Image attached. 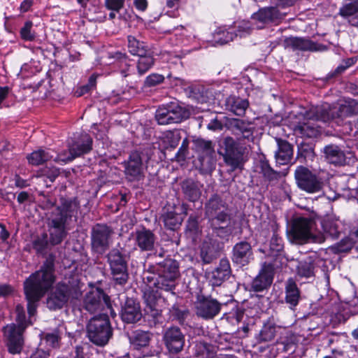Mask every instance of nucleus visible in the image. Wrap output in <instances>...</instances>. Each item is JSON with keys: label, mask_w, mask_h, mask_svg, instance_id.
<instances>
[{"label": "nucleus", "mask_w": 358, "mask_h": 358, "mask_svg": "<svg viewBox=\"0 0 358 358\" xmlns=\"http://www.w3.org/2000/svg\"><path fill=\"white\" fill-rule=\"evenodd\" d=\"M234 33L227 31L222 28L217 29L213 34V38L215 43L223 45L234 40Z\"/></svg>", "instance_id": "50"}, {"label": "nucleus", "mask_w": 358, "mask_h": 358, "mask_svg": "<svg viewBox=\"0 0 358 358\" xmlns=\"http://www.w3.org/2000/svg\"><path fill=\"white\" fill-rule=\"evenodd\" d=\"M183 276V282H182V287L187 292H191L192 287V285L195 281V278L191 271L189 274V271L183 272L182 273Z\"/></svg>", "instance_id": "56"}, {"label": "nucleus", "mask_w": 358, "mask_h": 358, "mask_svg": "<svg viewBox=\"0 0 358 358\" xmlns=\"http://www.w3.org/2000/svg\"><path fill=\"white\" fill-rule=\"evenodd\" d=\"M285 49H292L293 51H320L323 50L322 45H319L308 38L301 37H288L283 41Z\"/></svg>", "instance_id": "15"}, {"label": "nucleus", "mask_w": 358, "mask_h": 358, "mask_svg": "<svg viewBox=\"0 0 358 358\" xmlns=\"http://www.w3.org/2000/svg\"><path fill=\"white\" fill-rule=\"evenodd\" d=\"M33 3H34V0H24L20 6V8H19L20 11L21 13L27 12L28 10H29V9L32 6Z\"/></svg>", "instance_id": "64"}, {"label": "nucleus", "mask_w": 358, "mask_h": 358, "mask_svg": "<svg viewBox=\"0 0 358 358\" xmlns=\"http://www.w3.org/2000/svg\"><path fill=\"white\" fill-rule=\"evenodd\" d=\"M284 17V15L273 6L265 7L254 13L252 19L263 24L276 22Z\"/></svg>", "instance_id": "28"}, {"label": "nucleus", "mask_w": 358, "mask_h": 358, "mask_svg": "<svg viewBox=\"0 0 358 358\" xmlns=\"http://www.w3.org/2000/svg\"><path fill=\"white\" fill-rule=\"evenodd\" d=\"M278 149L275 152V159L280 165L287 164L293 157V146L286 140L275 138Z\"/></svg>", "instance_id": "27"}, {"label": "nucleus", "mask_w": 358, "mask_h": 358, "mask_svg": "<svg viewBox=\"0 0 358 358\" xmlns=\"http://www.w3.org/2000/svg\"><path fill=\"white\" fill-rule=\"evenodd\" d=\"M183 92L187 97L198 101L201 95L199 87L194 85H188L187 87H182Z\"/></svg>", "instance_id": "55"}, {"label": "nucleus", "mask_w": 358, "mask_h": 358, "mask_svg": "<svg viewBox=\"0 0 358 358\" xmlns=\"http://www.w3.org/2000/svg\"><path fill=\"white\" fill-rule=\"evenodd\" d=\"M132 236L141 251H150L154 248L155 236L150 230L145 228L136 230Z\"/></svg>", "instance_id": "24"}, {"label": "nucleus", "mask_w": 358, "mask_h": 358, "mask_svg": "<svg viewBox=\"0 0 358 358\" xmlns=\"http://www.w3.org/2000/svg\"><path fill=\"white\" fill-rule=\"evenodd\" d=\"M125 173L130 180H139L142 176V159L138 152H132L125 166Z\"/></svg>", "instance_id": "29"}, {"label": "nucleus", "mask_w": 358, "mask_h": 358, "mask_svg": "<svg viewBox=\"0 0 358 358\" xmlns=\"http://www.w3.org/2000/svg\"><path fill=\"white\" fill-rule=\"evenodd\" d=\"M324 154L326 159L330 164L342 166L345 162V155L338 145H329L325 146Z\"/></svg>", "instance_id": "32"}, {"label": "nucleus", "mask_w": 358, "mask_h": 358, "mask_svg": "<svg viewBox=\"0 0 358 358\" xmlns=\"http://www.w3.org/2000/svg\"><path fill=\"white\" fill-rule=\"evenodd\" d=\"M273 278V267L271 264L264 263L259 274L251 283V290L262 292L268 288Z\"/></svg>", "instance_id": "16"}, {"label": "nucleus", "mask_w": 358, "mask_h": 358, "mask_svg": "<svg viewBox=\"0 0 358 358\" xmlns=\"http://www.w3.org/2000/svg\"><path fill=\"white\" fill-rule=\"evenodd\" d=\"M182 189L185 196L190 201H195L200 196V191L196 184L192 181L184 182Z\"/></svg>", "instance_id": "47"}, {"label": "nucleus", "mask_w": 358, "mask_h": 358, "mask_svg": "<svg viewBox=\"0 0 358 358\" xmlns=\"http://www.w3.org/2000/svg\"><path fill=\"white\" fill-rule=\"evenodd\" d=\"M224 152L223 157L225 163L233 170L238 168L243 161V149L231 136L225 137L222 141Z\"/></svg>", "instance_id": "11"}, {"label": "nucleus", "mask_w": 358, "mask_h": 358, "mask_svg": "<svg viewBox=\"0 0 358 358\" xmlns=\"http://www.w3.org/2000/svg\"><path fill=\"white\" fill-rule=\"evenodd\" d=\"M300 299L301 292L296 282L289 278L285 284V302L290 308H293L298 305Z\"/></svg>", "instance_id": "33"}, {"label": "nucleus", "mask_w": 358, "mask_h": 358, "mask_svg": "<svg viewBox=\"0 0 358 358\" xmlns=\"http://www.w3.org/2000/svg\"><path fill=\"white\" fill-rule=\"evenodd\" d=\"M92 138L88 134H83L78 140L69 145V157H62V159H74L82 155L89 152L92 150Z\"/></svg>", "instance_id": "17"}, {"label": "nucleus", "mask_w": 358, "mask_h": 358, "mask_svg": "<svg viewBox=\"0 0 358 358\" xmlns=\"http://www.w3.org/2000/svg\"><path fill=\"white\" fill-rule=\"evenodd\" d=\"M207 128L212 131H220L223 129V125L220 121L215 118L208 124Z\"/></svg>", "instance_id": "61"}, {"label": "nucleus", "mask_w": 358, "mask_h": 358, "mask_svg": "<svg viewBox=\"0 0 358 358\" xmlns=\"http://www.w3.org/2000/svg\"><path fill=\"white\" fill-rule=\"evenodd\" d=\"M294 178L297 187L308 194L318 193L324 187L323 180L303 166H297Z\"/></svg>", "instance_id": "9"}, {"label": "nucleus", "mask_w": 358, "mask_h": 358, "mask_svg": "<svg viewBox=\"0 0 358 358\" xmlns=\"http://www.w3.org/2000/svg\"><path fill=\"white\" fill-rule=\"evenodd\" d=\"M198 221L196 217H190L187 221L185 229V236L189 238L192 243L196 241L199 234Z\"/></svg>", "instance_id": "49"}, {"label": "nucleus", "mask_w": 358, "mask_h": 358, "mask_svg": "<svg viewBox=\"0 0 358 358\" xmlns=\"http://www.w3.org/2000/svg\"><path fill=\"white\" fill-rule=\"evenodd\" d=\"M55 257L50 255L39 271L31 274L24 282V289L28 301L27 310L30 316L36 310L38 302L55 281Z\"/></svg>", "instance_id": "2"}, {"label": "nucleus", "mask_w": 358, "mask_h": 358, "mask_svg": "<svg viewBox=\"0 0 358 358\" xmlns=\"http://www.w3.org/2000/svg\"><path fill=\"white\" fill-rule=\"evenodd\" d=\"M164 80V78L162 75L153 73L146 78L145 83L146 86L152 87L162 83Z\"/></svg>", "instance_id": "59"}, {"label": "nucleus", "mask_w": 358, "mask_h": 358, "mask_svg": "<svg viewBox=\"0 0 358 358\" xmlns=\"http://www.w3.org/2000/svg\"><path fill=\"white\" fill-rule=\"evenodd\" d=\"M248 106V100L235 96H230L225 100L226 109L238 116L245 114Z\"/></svg>", "instance_id": "35"}, {"label": "nucleus", "mask_w": 358, "mask_h": 358, "mask_svg": "<svg viewBox=\"0 0 358 358\" xmlns=\"http://www.w3.org/2000/svg\"><path fill=\"white\" fill-rule=\"evenodd\" d=\"M279 328V327L272 322L264 324L257 337L258 341L260 343H264L273 341L275 337L277 330Z\"/></svg>", "instance_id": "38"}, {"label": "nucleus", "mask_w": 358, "mask_h": 358, "mask_svg": "<svg viewBox=\"0 0 358 358\" xmlns=\"http://www.w3.org/2000/svg\"><path fill=\"white\" fill-rule=\"evenodd\" d=\"M127 48L129 52L136 56H143V54H146L150 51L148 45L143 41L138 40L136 37L129 35L127 36Z\"/></svg>", "instance_id": "37"}, {"label": "nucleus", "mask_w": 358, "mask_h": 358, "mask_svg": "<svg viewBox=\"0 0 358 358\" xmlns=\"http://www.w3.org/2000/svg\"><path fill=\"white\" fill-rule=\"evenodd\" d=\"M350 108L347 105H331L324 103L320 106H311L303 114L306 122H299L294 127L296 133L307 138H315L321 133V127L315 121L329 122L341 117L348 113Z\"/></svg>", "instance_id": "1"}, {"label": "nucleus", "mask_w": 358, "mask_h": 358, "mask_svg": "<svg viewBox=\"0 0 358 358\" xmlns=\"http://www.w3.org/2000/svg\"><path fill=\"white\" fill-rule=\"evenodd\" d=\"M48 245V235L43 234L33 241V248L38 253H43Z\"/></svg>", "instance_id": "51"}, {"label": "nucleus", "mask_w": 358, "mask_h": 358, "mask_svg": "<svg viewBox=\"0 0 358 358\" xmlns=\"http://www.w3.org/2000/svg\"><path fill=\"white\" fill-rule=\"evenodd\" d=\"M96 83V76L95 75H92L89 78L87 84L81 86L76 91V96L79 97L89 92L95 87Z\"/></svg>", "instance_id": "52"}, {"label": "nucleus", "mask_w": 358, "mask_h": 358, "mask_svg": "<svg viewBox=\"0 0 358 358\" xmlns=\"http://www.w3.org/2000/svg\"><path fill=\"white\" fill-rule=\"evenodd\" d=\"M52 157V156L49 152L43 150H38L28 155L27 159L29 164L38 166L49 161Z\"/></svg>", "instance_id": "44"}, {"label": "nucleus", "mask_w": 358, "mask_h": 358, "mask_svg": "<svg viewBox=\"0 0 358 358\" xmlns=\"http://www.w3.org/2000/svg\"><path fill=\"white\" fill-rule=\"evenodd\" d=\"M339 14L347 19L351 25L358 27V0H352L344 4L340 8Z\"/></svg>", "instance_id": "34"}, {"label": "nucleus", "mask_w": 358, "mask_h": 358, "mask_svg": "<svg viewBox=\"0 0 358 358\" xmlns=\"http://www.w3.org/2000/svg\"><path fill=\"white\" fill-rule=\"evenodd\" d=\"M113 230L105 224H96L92 229V248L94 252L102 255L110 246Z\"/></svg>", "instance_id": "12"}, {"label": "nucleus", "mask_w": 358, "mask_h": 358, "mask_svg": "<svg viewBox=\"0 0 358 358\" xmlns=\"http://www.w3.org/2000/svg\"><path fill=\"white\" fill-rule=\"evenodd\" d=\"M320 257L317 252H313L300 261L296 268L297 275L302 278H310L315 275V268Z\"/></svg>", "instance_id": "26"}, {"label": "nucleus", "mask_w": 358, "mask_h": 358, "mask_svg": "<svg viewBox=\"0 0 358 358\" xmlns=\"http://www.w3.org/2000/svg\"><path fill=\"white\" fill-rule=\"evenodd\" d=\"M194 145L197 150L202 153L203 155L213 159L215 155V150L210 141H205L201 138L194 141Z\"/></svg>", "instance_id": "45"}, {"label": "nucleus", "mask_w": 358, "mask_h": 358, "mask_svg": "<svg viewBox=\"0 0 358 358\" xmlns=\"http://www.w3.org/2000/svg\"><path fill=\"white\" fill-rule=\"evenodd\" d=\"M148 1L147 0H134V5L136 8L139 11H145L148 8Z\"/></svg>", "instance_id": "63"}, {"label": "nucleus", "mask_w": 358, "mask_h": 358, "mask_svg": "<svg viewBox=\"0 0 358 358\" xmlns=\"http://www.w3.org/2000/svg\"><path fill=\"white\" fill-rule=\"evenodd\" d=\"M352 248V243L349 240H342L341 242L338 245V251L343 252L348 251Z\"/></svg>", "instance_id": "62"}, {"label": "nucleus", "mask_w": 358, "mask_h": 358, "mask_svg": "<svg viewBox=\"0 0 358 358\" xmlns=\"http://www.w3.org/2000/svg\"><path fill=\"white\" fill-rule=\"evenodd\" d=\"M159 124H169L179 121V104L171 103L167 107L159 108L155 114Z\"/></svg>", "instance_id": "21"}, {"label": "nucleus", "mask_w": 358, "mask_h": 358, "mask_svg": "<svg viewBox=\"0 0 358 358\" xmlns=\"http://www.w3.org/2000/svg\"><path fill=\"white\" fill-rule=\"evenodd\" d=\"M120 316L126 323H135L142 317L140 305L134 299L127 298L122 306Z\"/></svg>", "instance_id": "18"}, {"label": "nucleus", "mask_w": 358, "mask_h": 358, "mask_svg": "<svg viewBox=\"0 0 358 358\" xmlns=\"http://www.w3.org/2000/svg\"><path fill=\"white\" fill-rule=\"evenodd\" d=\"M129 339L131 344L135 349H140L149 344L150 337L148 332L136 331Z\"/></svg>", "instance_id": "41"}, {"label": "nucleus", "mask_w": 358, "mask_h": 358, "mask_svg": "<svg viewBox=\"0 0 358 358\" xmlns=\"http://www.w3.org/2000/svg\"><path fill=\"white\" fill-rule=\"evenodd\" d=\"M231 271L229 262L227 259H222L218 266L212 272L210 281L213 286H220L228 280Z\"/></svg>", "instance_id": "30"}, {"label": "nucleus", "mask_w": 358, "mask_h": 358, "mask_svg": "<svg viewBox=\"0 0 358 358\" xmlns=\"http://www.w3.org/2000/svg\"><path fill=\"white\" fill-rule=\"evenodd\" d=\"M64 331H65V328L60 326L52 332L46 334L44 339L50 346L57 348L59 345V341Z\"/></svg>", "instance_id": "48"}, {"label": "nucleus", "mask_w": 358, "mask_h": 358, "mask_svg": "<svg viewBox=\"0 0 358 358\" xmlns=\"http://www.w3.org/2000/svg\"><path fill=\"white\" fill-rule=\"evenodd\" d=\"M158 275L155 273H150L143 278L145 282L147 283L145 287H150V289L157 288V280Z\"/></svg>", "instance_id": "60"}, {"label": "nucleus", "mask_w": 358, "mask_h": 358, "mask_svg": "<svg viewBox=\"0 0 358 358\" xmlns=\"http://www.w3.org/2000/svg\"><path fill=\"white\" fill-rule=\"evenodd\" d=\"M228 128L236 135H241L243 138L248 141L254 139V127L250 122H245L241 119L231 118L228 120Z\"/></svg>", "instance_id": "23"}, {"label": "nucleus", "mask_w": 358, "mask_h": 358, "mask_svg": "<svg viewBox=\"0 0 358 358\" xmlns=\"http://www.w3.org/2000/svg\"><path fill=\"white\" fill-rule=\"evenodd\" d=\"M139 59L137 62V71L140 76L145 74L154 64V58L150 51L143 56H138Z\"/></svg>", "instance_id": "43"}, {"label": "nucleus", "mask_w": 358, "mask_h": 358, "mask_svg": "<svg viewBox=\"0 0 358 358\" xmlns=\"http://www.w3.org/2000/svg\"><path fill=\"white\" fill-rule=\"evenodd\" d=\"M206 208L214 234L222 238H228L232 234L235 222L228 213L227 205L219 196L213 195Z\"/></svg>", "instance_id": "4"}, {"label": "nucleus", "mask_w": 358, "mask_h": 358, "mask_svg": "<svg viewBox=\"0 0 358 358\" xmlns=\"http://www.w3.org/2000/svg\"><path fill=\"white\" fill-rule=\"evenodd\" d=\"M252 30V27L250 22H241L237 27L236 33H234L235 37L238 36H239L240 37L245 36L250 34Z\"/></svg>", "instance_id": "54"}, {"label": "nucleus", "mask_w": 358, "mask_h": 358, "mask_svg": "<svg viewBox=\"0 0 358 358\" xmlns=\"http://www.w3.org/2000/svg\"><path fill=\"white\" fill-rule=\"evenodd\" d=\"M250 244L246 241L236 243L233 248V262L239 266H245L253 259Z\"/></svg>", "instance_id": "22"}, {"label": "nucleus", "mask_w": 358, "mask_h": 358, "mask_svg": "<svg viewBox=\"0 0 358 358\" xmlns=\"http://www.w3.org/2000/svg\"><path fill=\"white\" fill-rule=\"evenodd\" d=\"M33 23L31 21H27L24 27L21 28L20 35L21 37L25 40L31 41L35 38V34L31 31Z\"/></svg>", "instance_id": "53"}, {"label": "nucleus", "mask_w": 358, "mask_h": 358, "mask_svg": "<svg viewBox=\"0 0 358 358\" xmlns=\"http://www.w3.org/2000/svg\"><path fill=\"white\" fill-rule=\"evenodd\" d=\"M78 209L79 203L76 200L62 199L61 205L51 213L48 227L52 245L61 243L66 237L73 219L76 220Z\"/></svg>", "instance_id": "3"}, {"label": "nucleus", "mask_w": 358, "mask_h": 358, "mask_svg": "<svg viewBox=\"0 0 358 358\" xmlns=\"http://www.w3.org/2000/svg\"><path fill=\"white\" fill-rule=\"evenodd\" d=\"M113 335V329L107 315L103 314L92 317L87 325V336L98 346H104Z\"/></svg>", "instance_id": "7"}, {"label": "nucleus", "mask_w": 358, "mask_h": 358, "mask_svg": "<svg viewBox=\"0 0 358 358\" xmlns=\"http://www.w3.org/2000/svg\"><path fill=\"white\" fill-rule=\"evenodd\" d=\"M315 221L310 217H298L292 223L289 236L292 242L296 244L313 243L321 244L326 241L321 231H314Z\"/></svg>", "instance_id": "5"}, {"label": "nucleus", "mask_w": 358, "mask_h": 358, "mask_svg": "<svg viewBox=\"0 0 358 358\" xmlns=\"http://www.w3.org/2000/svg\"><path fill=\"white\" fill-rule=\"evenodd\" d=\"M222 306L221 303L210 296H199L195 305L196 313L205 320H211L220 313Z\"/></svg>", "instance_id": "13"}, {"label": "nucleus", "mask_w": 358, "mask_h": 358, "mask_svg": "<svg viewBox=\"0 0 358 358\" xmlns=\"http://www.w3.org/2000/svg\"><path fill=\"white\" fill-rule=\"evenodd\" d=\"M164 339L171 355L170 358H178L179 329L178 327L168 329L164 334Z\"/></svg>", "instance_id": "31"}, {"label": "nucleus", "mask_w": 358, "mask_h": 358, "mask_svg": "<svg viewBox=\"0 0 358 358\" xmlns=\"http://www.w3.org/2000/svg\"><path fill=\"white\" fill-rule=\"evenodd\" d=\"M113 278L116 284L124 285L128 280L127 262L118 250L113 249L107 255Z\"/></svg>", "instance_id": "10"}, {"label": "nucleus", "mask_w": 358, "mask_h": 358, "mask_svg": "<svg viewBox=\"0 0 358 358\" xmlns=\"http://www.w3.org/2000/svg\"><path fill=\"white\" fill-rule=\"evenodd\" d=\"M164 227L170 231H177L179 229L178 215L176 211L169 210L162 216Z\"/></svg>", "instance_id": "42"}, {"label": "nucleus", "mask_w": 358, "mask_h": 358, "mask_svg": "<svg viewBox=\"0 0 358 358\" xmlns=\"http://www.w3.org/2000/svg\"><path fill=\"white\" fill-rule=\"evenodd\" d=\"M195 354L198 358H215V351L213 345L200 342L196 345Z\"/></svg>", "instance_id": "46"}, {"label": "nucleus", "mask_w": 358, "mask_h": 358, "mask_svg": "<svg viewBox=\"0 0 358 358\" xmlns=\"http://www.w3.org/2000/svg\"><path fill=\"white\" fill-rule=\"evenodd\" d=\"M217 250L209 242L203 243L201 248V257L205 264H210L218 257Z\"/></svg>", "instance_id": "40"}, {"label": "nucleus", "mask_w": 358, "mask_h": 358, "mask_svg": "<svg viewBox=\"0 0 358 358\" xmlns=\"http://www.w3.org/2000/svg\"><path fill=\"white\" fill-rule=\"evenodd\" d=\"M320 224L324 232L333 238H338L340 234L338 220L334 216L327 215L323 217Z\"/></svg>", "instance_id": "36"}, {"label": "nucleus", "mask_w": 358, "mask_h": 358, "mask_svg": "<svg viewBox=\"0 0 358 358\" xmlns=\"http://www.w3.org/2000/svg\"><path fill=\"white\" fill-rule=\"evenodd\" d=\"M270 249L272 251L277 252L282 251L283 249L282 238L278 236L277 234H273L270 241Z\"/></svg>", "instance_id": "57"}, {"label": "nucleus", "mask_w": 358, "mask_h": 358, "mask_svg": "<svg viewBox=\"0 0 358 358\" xmlns=\"http://www.w3.org/2000/svg\"><path fill=\"white\" fill-rule=\"evenodd\" d=\"M178 277L179 271L178 268L173 271L164 270L162 274L158 275L156 282L157 288L170 293L172 297L177 299L175 290L177 288Z\"/></svg>", "instance_id": "14"}, {"label": "nucleus", "mask_w": 358, "mask_h": 358, "mask_svg": "<svg viewBox=\"0 0 358 358\" xmlns=\"http://www.w3.org/2000/svg\"><path fill=\"white\" fill-rule=\"evenodd\" d=\"M110 57L114 59L120 64V73L124 77L131 74V66L129 64V58L125 53L115 52L110 54Z\"/></svg>", "instance_id": "39"}, {"label": "nucleus", "mask_w": 358, "mask_h": 358, "mask_svg": "<svg viewBox=\"0 0 358 358\" xmlns=\"http://www.w3.org/2000/svg\"><path fill=\"white\" fill-rule=\"evenodd\" d=\"M108 296L99 289L90 292L85 297L84 308L93 313L101 309L103 304H107Z\"/></svg>", "instance_id": "19"}, {"label": "nucleus", "mask_w": 358, "mask_h": 358, "mask_svg": "<svg viewBox=\"0 0 358 358\" xmlns=\"http://www.w3.org/2000/svg\"><path fill=\"white\" fill-rule=\"evenodd\" d=\"M143 299L146 303L145 311L153 317H157L161 314V310L158 305L160 300V294L154 289L145 287Z\"/></svg>", "instance_id": "25"}, {"label": "nucleus", "mask_w": 358, "mask_h": 358, "mask_svg": "<svg viewBox=\"0 0 358 358\" xmlns=\"http://www.w3.org/2000/svg\"><path fill=\"white\" fill-rule=\"evenodd\" d=\"M80 294L77 287L59 282L50 292L46 301L47 307L52 310L61 309L70 299H78Z\"/></svg>", "instance_id": "8"}, {"label": "nucleus", "mask_w": 358, "mask_h": 358, "mask_svg": "<svg viewBox=\"0 0 358 358\" xmlns=\"http://www.w3.org/2000/svg\"><path fill=\"white\" fill-rule=\"evenodd\" d=\"M17 324H8L3 328L5 342L10 354H20L23 349V332L27 327L26 316L24 308L18 304L15 308Z\"/></svg>", "instance_id": "6"}, {"label": "nucleus", "mask_w": 358, "mask_h": 358, "mask_svg": "<svg viewBox=\"0 0 358 358\" xmlns=\"http://www.w3.org/2000/svg\"><path fill=\"white\" fill-rule=\"evenodd\" d=\"M105 6L107 9L119 12L124 5V0H105Z\"/></svg>", "instance_id": "58"}, {"label": "nucleus", "mask_w": 358, "mask_h": 358, "mask_svg": "<svg viewBox=\"0 0 358 358\" xmlns=\"http://www.w3.org/2000/svg\"><path fill=\"white\" fill-rule=\"evenodd\" d=\"M257 169L261 173L265 181L271 185H276L278 181L286 176V173L275 171L269 164L264 156L258 161Z\"/></svg>", "instance_id": "20"}]
</instances>
